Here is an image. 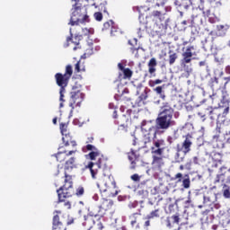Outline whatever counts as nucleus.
<instances>
[{
	"instance_id": "f257e3e1",
	"label": "nucleus",
	"mask_w": 230,
	"mask_h": 230,
	"mask_svg": "<svg viewBox=\"0 0 230 230\" xmlns=\"http://www.w3.org/2000/svg\"><path fill=\"white\" fill-rule=\"evenodd\" d=\"M86 170L90 171L92 179L98 180L97 188L100 191H109V162L103 156L98 159L96 163L89 162L85 165Z\"/></svg>"
},
{
	"instance_id": "f03ea898",
	"label": "nucleus",
	"mask_w": 230,
	"mask_h": 230,
	"mask_svg": "<svg viewBox=\"0 0 230 230\" xmlns=\"http://www.w3.org/2000/svg\"><path fill=\"white\" fill-rule=\"evenodd\" d=\"M58 202H63L64 208L66 209H71V201L67 199L71 197H82L85 193L84 187L79 186L75 191V186L73 182V176L65 172L63 177V185L57 190Z\"/></svg>"
},
{
	"instance_id": "7ed1b4c3",
	"label": "nucleus",
	"mask_w": 230,
	"mask_h": 230,
	"mask_svg": "<svg viewBox=\"0 0 230 230\" xmlns=\"http://www.w3.org/2000/svg\"><path fill=\"white\" fill-rule=\"evenodd\" d=\"M137 12L139 13L138 21L140 24H143L145 28H150L152 22L156 24V26H164L163 22H166V13L161 11H153L149 15L146 16L143 14V10H150V7L140 6L137 7Z\"/></svg>"
},
{
	"instance_id": "20e7f679",
	"label": "nucleus",
	"mask_w": 230,
	"mask_h": 230,
	"mask_svg": "<svg viewBox=\"0 0 230 230\" xmlns=\"http://www.w3.org/2000/svg\"><path fill=\"white\" fill-rule=\"evenodd\" d=\"M73 76V66L71 65H67L65 69V73H57L54 75V78L56 80V84L59 89V107H64V102H66V87L69 85V81L71 80V77Z\"/></svg>"
},
{
	"instance_id": "39448f33",
	"label": "nucleus",
	"mask_w": 230,
	"mask_h": 230,
	"mask_svg": "<svg viewBox=\"0 0 230 230\" xmlns=\"http://www.w3.org/2000/svg\"><path fill=\"white\" fill-rule=\"evenodd\" d=\"M175 122L173 120V108L168 102H164L161 107V112L156 119L157 128L162 130H168L170 127H173Z\"/></svg>"
},
{
	"instance_id": "423d86ee",
	"label": "nucleus",
	"mask_w": 230,
	"mask_h": 230,
	"mask_svg": "<svg viewBox=\"0 0 230 230\" xmlns=\"http://www.w3.org/2000/svg\"><path fill=\"white\" fill-rule=\"evenodd\" d=\"M75 4L72 5V14L68 24L70 26H80V24H85L89 22V15L87 12H84V4L81 0H71Z\"/></svg>"
},
{
	"instance_id": "0eeeda50",
	"label": "nucleus",
	"mask_w": 230,
	"mask_h": 230,
	"mask_svg": "<svg viewBox=\"0 0 230 230\" xmlns=\"http://www.w3.org/2000/svg\"><path fill=\"white\" fill-rule=\"evenodd\" d=\"M166 142L164 139H156L153 141V146H151V154L153 155V164L157 168H161L164 165V161L163 160V155L164 150H166Z\"/></svg>"
},
{
	"instance_id": "6e6552de",
	"label": "nucleus",
	"mask_w": 230,
	"mask_h": 230,
	"mask_svg": "<svg viewBox=\"0 0 230 230\" xmlns=\"http://www.w3.org/2000/svg\"><path fill=\"white\" fill-rule=\"evenodd\" d=\"M83 227H84V230H105L100 214L93 211L84 217Z\"/></svg>"
},
{
	"instance_id": "1a4fd4ad",
	"label": "nucleus",
	"mask_w": 230,
	"mask_h": 230,
	"mask_svg": "<svg viewBox=\"0 0 230 230\" xmlns=\"http://www.w3.org/2000/svg\"><path fill=\"white\" fill-rule=\"evenodd\" d=\"M84 98H85V94L82 93V86L78 83H75V85L72 86V91L70 92V99H69V107H71L70 116L73 114V111H75V107H81L82 102H84Z\"/></svg>"
},
{
	"instance_id": "9d476101",
	"label": "nucleus",
	"mask_w": 230,
	"mask_h": 230,
	"mask_svg": "<svg viewBox=\"0 0 230 230\" xmlns=\"http://www.w3.org/2000/svg\"><path fill=\"white\" fill-rule=\"evenodd\" d=\"M224 80H226L225 84H224ZM229 82H230V77H225L224 79L218 78V77L210 78L208 82V85L213 91V96H217L218 92L221 93V96H222V92L226 91V87L227 84H229Z\"/></svg>"
},
{
	"instance_id": "9b49d317",
	"label": "nucleus",
	"mask_w": 230,
	"mask_h": 230,
	"mask_svg": "<svg viewBox=\"0 0 230 230\" xmlns=\"http://www.w3.org/2000/svg\"><path fill=\"white\" fill-rule=\"evenodd\" d=\"M141 130L144 134L145 145L155 141V139L157 137V128H155V126H147L146 121H144L141 126Z\"/></svg>"
},
{
	"instance_id": "f8f14e48",
	"label": "nucleus",
	"mask_w": 230,
	"mask_h": 230,
	"mask_svg": "<svg viewBox=\"0 0 230 230\" xmlns=\"http://www.w3.org/2000/svg\"><path fill=\"white\" fill-rule=\"evenodd\" d=\"M184 137L185 139L181 143V146L178 144L176 146L177 155H179L180 152H182L184 155L191 152V146L193 145V136H191L190 134H187Z\"/></svg>"
},
{
	"instance_id": "ddd939ff",
	"label": "nucleus",
	"mask_w": 230,
	"mask_h": 230,
	"mask_svg": "<svg viewBox=\"0 0 230 230\" xmlns=\"http://www.w3.org/2000/svg\"><path fill=\"white\" fill-rule=\"evenodd\" d=\"M82 39H84V36L80 34H75L73 38V29H70V36L66 37L64 48H69L71 44H75V47L73 48L74 51L82 49V46H80V40H82Z\"/></svg>"
},
{
	"instance_id": "4468645a",
	"label": "nucleus",
	"mask_w": 230,
	"mask_h": 230,
	"mask_svg": "<svg viewBox=\"0 0 230 230\" xmlns=\"http://www.w3.org/2000/svg\"><path fill=\"white\" fill-rule=\"evenodd\" d=\"M224 107H226V104L220 102L219 107L217 108H213V107H208L206 108V111L208 116H209L210 119L214 121V119H220V117L224 118Z\"/></svg>"
},
{
	"instance_id": "2eb2a0df",
	"label": "nucleus",
	"mask_w": 230,
	"mask_h": 230,
	"mask_svg": "<svg viewBox=\"0 0 230 230\" xmlns=\"http://www.w3.org/2000/svg\"><path fill=\"white\" fill-rule=\"evenodd\" d=\"M195 49V46H188L187 48H182L181 53V64H190L191 60H193V56L197 55V53L193 52Z\"/></svg>"
},
{
	"instance_id": "dca6fc26",
	"label": "nucleus",
	"mask_w": 230,
	"mask_h": 230,
	"mask_svg": "<svg viewBox=\"0 0 230 230\" xmlns=\"http://www.w3.org/2000/svg\"><path fill=\"white\" fill-rule=\"evenodd\" d=\"M63 148L64 147H59V152L55 155L58 163H64L66 161V157H69V155H73V154H76L77 152L76 148H66L65 150H63Z\"/></svg>"
},
{
	"instance_id": "f3484780",
	"label": "nucleus",
	"mask_w": 230,
	"mask_h": 230,
	"mask_svg": "<svg viewBox=\"0 0 230 230\" xmlns=\"http://www.w3.org/2000/svg\"><path fill=\"white\" fill-rule=\"evenodd\" d=\"M112 206H114V202L112 201V199H102L101 206L98 207L99 211L96 213H98L99 217H102L105 215L107 211H112Z\"/></svg>"
},
{
	"instance_id": "a211bd4d",
	"label": "nucleus",
	"mask_w": 230,
	"mask_h": 230,
	"mask_svg": "<svg viewBox=\"0 0 230 230\" xmlns=\"http://www.w3.org/2000/svg\"><path fill=\"white\" fill-rule=\"evenodd\" d=\"M228 84H229V88L226 91H223L221 95V103L225 105V109L223 111V118H226L227 114H229L230 83Z\"/></svg>"
},
{
	"instance_id": "6ab92c4d",
	"label": "nucleus",
	"mask_w": 230,
	"mask_h": 230,
	"mask_svg": "<svg viewBox=\"0 0 230 230\" xmlns=\"http://www.w3.org/2000/svg\"><path fill=\"white\" fill-rule=\"evenodd\" d=\"M128 158L130 162L129 168L131 170H136V168H137V163L140 161L139 154L134 150H131L129 153H128Z\"/></svg>"
},
{
	"instance_id": "aec40b11",
	"label": "nucleus",
	"mask_w": 230,
	"mask_h": 230,
	"mask_svg": "<svg viewBox=\"0 0 230 230\" xmlns=\"http://www.w3.org/2000/svg\"><path fill=\"white\" fill-rule=\"evenodd\" d=\"M62 136V140L66 148H69V146H72V150H75V148H76V141L73 140V137H71L69 133H64Z\"/></svg>"
},
{
	"instance_id": "412c9836",
	"label": "nucleus",
	"mask_w": 230,
	"mask_h": 230,
	"mask_svg": "<svg viewBox=\"0 0 230 230\" xmlns=\"http://www.w3.org/2000/svg\"><path fill=\"white\" fill-rule=\"evenodd\" d=\"M53 229H66V219H60L58 214L54 215L52 221Z\"/></svg>"
},
{
	"instance_id": "4be33fe9",
	"label": "nucleus",
	"mask_w": 230,
	"mask_h": 230,
	"mask_svg": "<svg viewBox=\"0 0 230 230\" xmlns=\"http://www.w3.org/2000/svg\"><path fill=\"white\" fill-rule=\"evenodd\" d=\"M119 128L121 132H127L128 128V117L127 115H122L118 120Z\"/></svg>"
},
{
	"instance_id": "5701e85b",
	"label": "nucleus",
	"mask_w": 230,
	"mask_h": 230,
	"mask_svg": "<svg viewBox=\"0 0 230 230\" xmlns=\"http://www.w3.org/2000/svg\"><path fill=\"white\" fill-rule=\"evenodd\" d=\"M108 30H111V35H116L118 29L116 28V23L114 21L110 20L103 23L102 31H107Z\"/></svg>"
},
{
	"instance_id": "b1692460",
	"label": "nucleus",
	"mask_w": 230,
	"mask_h": 230,
	"mask_svg": "<svg viewBox=\"0 0 230 230\" xmlns=\"http://www.w3.org/2000/svg\"><path fill=\"white\" fill-rule=\"evenodd\" d=\"M165 222H166V226L169 228H172L175 226V224L179 225V223L181 222V217H179L178 214H175L171 217H167Z\"/></svg>"
},
{
	"instance_id": "393cba45",
	"label": "nucleus",
	"mask_w": 230,
	"mask_h": 230,
	"mask_svg": "<svg viewBox=\"0 0 230 230\" xmlns=\"http://www.w3.org/2000/svg\"><path fill=\"white\" fill-rule=\"evenodd\" d=\"M148 73L151 75V76H155V71H157V69L155 67H157V60L153 58L149 60L148 64Z\"/></svg>"
},
{
	"instance_id": "a878e982",
	"label": "nucleus",
	"mask_w": 230,
	"mask_h": 230,
	"mask_svg": "<svg viewBox=\"0 0 230 230\" xmlns=\"http://www.w3.org/2000/svg\"><path fill=\"white\" fill-rule=\"evenodd\" d=\"M75 157H71L69 160H67L65 164V173H67L68 170H73V168H75Z\"/></svg>"
},
{
	"instance_id": "bb28decb",
	"label": "nucleus",
	"mask_w": 230,
	"mask_h": 230,
	"mask_svg": "<svg viewBox=\"0 0 230 230\" xmlns=\"http://www.w3.org/2000/svg\"><path fill=\"white\" fill-rule=\"evenodd\" d=\"M164 85L156 86L153 89L154 93H155L162 100H166V95L164 94Z\"/></svg>"
},
{
	"instance_id": "cd10ccee",
	"label": "nucleus",
	"mask_w": 230,
	"mask_h": 230,
	"mask_svg": "<svg viewBox=\"0 0 230 230\" xmlns=\"http://www.w3.org/2000/svg\"><path fill=\"white\" fill-rule=\"evenodd\" d=\"M159 213H160L159 208L155 209V210L151 211L149 215L146 216V218L148 220H152V218H159V217H161V215Z\"/></svg>"
},
{
	"instance_id": "c85d7f7f",
	"label": "nucleus",
	"mask_w": 230,
	"mask_h": 230,
	"mask_svg": "<svg viewBox=\"0 0 230 230\" xmlns=\"http://www.w3.org/2000/svg\"><path fill=\"white\" fill-rule=\"evenodd\" d=\"M185 190H189L190 186H191V181L190 180V175H185L182 180V185Z\"/></svg>"
},
{
	"instance_id": "c756f323",
	"label": "nucleus",
	"mask_w": 230,
	"mask_h": 230,
	"mask_svg": "<svg viewBox=\"0 0 230 230\" xmlns=\"http://www.w3.org/2000/svg\"><path fill=\"white\" fill-rule=\"evenodd\" d=\"M123 73V80H130L132 78V75H134V72L130 70V68H126L122 71Z\"/></svg>"
},
{
	"instance_id": "7c9ffc66",
	"label": "nucleus",
	"mask_w": 230,
	"mask_h": 230,
	"mask_svg": "<svg viewBox=\"0 0 230 230\" xmlns=\"http://www.w3.org/2000/svg\"><path fill=\"white\" fill-rule=\"evenodd\" d=\"M75 71L76 73H82V71H85V66H82V61H77L75 65Z\"/></svg>"
},
{
	"instance_id": "2f4dec72",
	"label": "nucleus",
	"mask_w": 230,
	"mask_h": 230,
	"mask_svg": "<svg viewBox=\"0 0 230 230\" xmlns=\"http://www.w3.org/2000/svg\"><path fill=\"white\" fill-rule=\"evenodd\" d=\"M101 12H102L106 19H109V9L107 8V2L101 4Z\"/></svg>"
},
{
	"instance_id": "473e14b6",
	"label": "nucleus",
	"mask_w": 230,
	"mask_h": 230,
	"mask_svg": "<svg viewBox=\"0 0 230 230\" xmlns=\"http://www.w3.org/2000/svg\"><path fill=\"white\" fill-rule=\"evenodd\" d=\"M222 123H217V127L215 128V136H214V139L217 137L218 139V137H220V135L222 134Z\"/></svg>"
},
{
	"instance_id": "72a5a7b5",
	"label": "nucleus",
	"mask_w": 230,
	"mask_h": 230,
	"mask_svg": "<svg viewBox=\"0 0 230 230\" xmlns=\"http://www.w3.org/2000/svg\"><path fill=\"white\" fill-rule=\"evenodd\" d=\"M89 158L91 161H96V157H100V150L92 151L88 154Z\"/></svg>"
},
{
	"instance_id": "f704fd0d",
	"label": "nucleus",
	"mask_w": 230,
	"mask_h": 230,
	"mask_svg": "<svg viewBox=\"0 0 230 230\" xmlns=\"http://www.w3.org/2000/svg\"><path fill=\"white\" fill-rule=\"evenodd\" d=\"M93 17L95 21H98V22H102V21H103V13H102L101 12L94 13Z\"/></svg>"
},
{
	"instance_id": "c9c22d12",
	"label": "nucleus",
	"mask_w": 230,
	"mask_h": 230,
	"mask_svg": "<svg viewBox=\"0 0 230 230\" xmlns=\"http://www.w3.org/2000/svg\"><path fill=\"white\" fill-rule=\"evenodd\" d=\"M59 128L61 130V134H67V123L61 122L59 124Z\"/></svg>"
},
{
	"instance_id": "e433bc0d",
	"label": "nucleus",
	"mask_w": 230,
	"mask_h": 230,
	"mask_svg": "<svg viewBox=\"0 0 230 230\" xmlns=\"http://www.w3.org/2000/svg\"><path fill=\"white\" fill-rule=\"evenodd\" d=\"M176 60H177V53H172L169 56L170 66H173V64H175Z\"/></svg>"
},
{
	"instance_id": "4c0bfd02",
	"label": "nucleus",
	"mask_w": 230,
	"mask_h": 230,
	"mask_svg": "<svg viewBox=\"0 0 230 230\" xmlns=\"http://www.w3.org/2000/svg\"><path fill=\"white\" fill-rule=\"evenodd\" d=\"M148 98V90L146 88L144 90V92L140 94L139 100L140 102H145Z\"/></svg>"
},
{
	"instance_id": "58836bf2",
	"label": "nucleus",
	"mask_w": 230,
	"mask_h": 230,
	"mask_svg": "<svg viewBox=\"0 0 230 230\" xmlns=\"http://www.w3.org/2000/svg\"><path fill=\"white\" fill-rule=\"evenodd\" d=\"M198 116H199L201 121H206V116H208V111L205 109L202 111H199L198 113Z\"/></svg>"
},
{
	"instance_id": "ea45409f",
	"label": "nucleus",
	"mask_w": 230,
	"mask_h": 230,
	"mask_svg": "<svg viewBox=\"0 0 230 230\" xmlns=\"http://www.w3.org/2000/svg\"><path fill=\"white\" fill-rule=\"evenodd\" d=\"M213 159L217 161V163H219L220 164H222V154L220 153L214 154Z\"/></svg>"
},
{
	"instance_id": "a19ab883",
	"label": "nucleus",
	"mask_w": 230,
	"mask_h": 230,
	"mask_svg": "<svg viewBox=\"0 0 230 230\" xmlns=\"http://www.w3.org/2000/svg\"><path fill=\"white\" fill-rule=\"evenodd\" d=\"M83 150H88L89 152H94V151L98 150V148H96V146H94L91 144H88V145H86V146H84L83 148Z\"/></svg>"
},
{
	"instance_id": "79ce46f5",
	"label": "nucleus",
	"mask_w": 230,
	"mask_h": 230,
	"mask_svg": "<svg viewBox=\"0 0 230 230\" xmlns=\"http://www.w3.org/2000/svg\"><path fill=\"white\" fill-rule=\"evenodd\" d=\"M175 206H177V201L171 203L168 206V213H175Z\"/></svg>"
},
{
	"instance_id": "37998d69",
	"label": "nucleus",
	"mask_w": 230,
	"mask_h": 230,
	"mask_svg": "<svg viewBox=\"0 0 230 230\" xmlns=\"http://www.w3.org/2000/svg\"><path fill=\"white\" fill-rule=\"evenodd\" d=\"M223 197L225 199H230V190H229V187H227L226 189L223 190Z\"/></svg>"
},
{
	"instance_id": "c03bdc74",
	"label": "nucleus",
	"mask_w": 230,
	"mask_h": 230,
	"mask_svg": "<svg viewBox=\"0 0 230 230\" xmlns=\"http://www.w3.org/2000/svg\"><path fill=\"white\" fill-rule=\"evenodd\" d=\"M178 8H180V10H188L190 8V5H188V4L181 2L179 5Z\"/></svg>"
},
{
	"instance_id": "a18cd8bd",
	"label": "nucleus",
	"mask_w": 230,
	"mask_h": 230,
	"mask_svg": "<svg viewBox=\"0 0 230 230\" xmlns=\"http://www.w3.org/2000/svg\"><path fill=\"white\" fill-rule=\"evenodd\" d=\"M178 179V180H177ZM173 180H177V182H182V173L178 172L174 175Z\"/></svg>"
},
{
	"instance_id": "49530a36",
	"label": "nucleus",
	"mask_w": 230,
	"mask_h": 230,
	"mask_svg": "<svg viewBox=\"0 0 230 230\" xmlns=\"http://www.w3.org/2000/svg\"><path fill=\"white\" fill-rule=\"evenodd\" d=\"M82 31H83V34L81 35H84V36H87V35H91L93 34V31H91L90 29H87V28H84V29H82Z\"/></svg>"
},
{
	"instance_id": "de8ad7c7",
	"label": "nucleus",
	"mask_w": 230,
	"mask_h": 230,
	"mask_svg": "<svg viewBox=\"0 0 230 230\" xmlns=\"http://www.w3.org/2000/svg\"><path fill=\"white\" fill-rule=\"evenodd\" d=\"M141 177H139V174L135 173L131 175V181H134L135 182H139Z\"/></svg>"
},
{
	"instance_id": "09e8293b",
	"label": "nucleus",
	"mask_w": 230,
	"mask_h": 230,
	"mask_svg": "<svg viewBox=\"0 0 230 230\" xmlns=\"http://www.w3.org/2000/svg\"><path fill=\"white\" fill-rule=\"evenodd\" d=\"M131 53L136 55L137 57V52L139 51V47H131L130 48Z\"/></svg>"
},
{
	"instance_id": "8fccbe9b",
	"label": "nucleus",
	"mask_w": 230,
	"mask_h": 230,
	"mask_svg": "<svg viewBox=\"0 0 230 230\" xmlns=\"http://www.w3.org/2000/svg\"><path fill=\"white\" fill-rule=\"evenodd\" d=\"M159 188H160V193H162V195H164V193H168V187H164L161 185Z\"/></svg>"
},
{
	"instance_id": "3c124183",
	"label": "nucleus",
	"mask_w": 230,
	"mask_h": 230,
	"mask_svg": "<svg viewBox=\"0 0 230 230\" xmlns=\"http://www.w3.org/2000/svg\"><path fill=\"white\" fill-rule=\"evenodd\" d=\"M135 217H136V214L133 215V217L131 218V221H130L132 227H134V226L137 224V218H136Z\"/></svg>"
},
{
	"instance_id": "603ef678",
	"label": "nucleus",
	"mask_w": 230,
	"mask_h": 230,
	"mask_svg": "<svg viewBox=\"0 0 230 230\" xmlns=\"http://www.w3.org/2000/svg\"><path fill=\"white\" fill-rule=\"evenodd\" d=\"M208 22H210V24H215V22H217V17H214V16L208 17Z\"/></svg>"
},
{
	"instance_id": "864d4df0",
	"label": "nucleus",
	"mask_w": 230,
	"mask_h": 230,
	"mask_svg": "<svg viewBox=\"0 0 230 230\" xmlns=\"http://www.w3.org/2000/svg\"><path fill=\"white\" fill-rule=\"evenodd\" d=\"M94 141V137H88L86 140V144L89 145V143H93Z\"/></svg>"
},
{
	"instance_id": "5fc2aeb1",
	"label": "nucleus",
	"mask_w": 230,
	"mask_h": 230,
	"mask_svg": "<svg viewBox=\"0 0 230 230\" xmlns=\"http://www.w3.org/2000/svg\"><path fill=\"white\" fill-rule=\"evenodd\" d=\"M203 14L206 17H209V15H211V11L210 10L203 11Z\"/></svg>"
},
{
	"instance_id": "6e6d98bb",
	"label": "nucleus",
	"mask_w": 230,
	"mask_h": 230,
	"mask_svg": "<svg viewBox=\"0 0 230 230\" xmlns=\"http://www.w3.org/2000/svg\"><path fill=\"white\" fill-rule=\"evenodd\" d=\"M144 226H145L146 227H150V219H148V218L146 217V222H145Z\"/></svg>"
},
{
	"instance_id": "4d7b16f0",
	"label": "nucleus",
	"mask_w": 230,
	"mask_h": 230,
	"mask_svg": "<svg viewBox=\"0 0 230 230\" xmlns=\"http://www.w3.org/2000/svg\"><path fill=\"white\" fill-rule=\"evenodd\" d=\"M74 222H75V219L71 218V219H68L67 221H66V225L71 226V224H74Z\"/></svg>"
},
{
	"instance_id": "13d9d810",
	"label": "nucleus",
	"mask_w": 230,
	"mask_h": 230,
	"mask_svg": "<svg viewBox=\"0 0 230 230\" xmlns=\"http://www.w3.org/2000/svg\"><path fill=\"white\" fill-rule=\"evenodd\" d=\"M148 84H149V87H155L156 85L155 81H153V80H150Z\"/></svg>"
},
{
	"instance_id": "bf43d9fd",
	"label": "nucleus",
	"mask_w": 230,
	"mask_h": 230,
	"mask_svg": "<svg viewBox=\"0 0 230 230\" xmlns=\"http://www.w3.org/2000/svg\"><path fill=\"white\" fill-rule=\"evenodd\" d=\"M118 67H119V69L120 70V71H124L126 68H125V66H123V64H121V63H119L118 64Z\"/></svg>"
},
{
	"instance_id": "052dcab7",
	"label": "nucleus",
	"mask_w": 230,
	"mask_h": 230,
	"mask_svg": "<svg viewBox=\"0 0 230 230\" xmlns=\"http://www.w3.org/2000/svg\"><path fill=\"white\" fill-rule=\"evenodd\" d=\"M192 162H193L194 164H199V157L194 156V157L192 158Z\"/></svg>"
},
{
	"instance_id": "680f3d73",
	"label": "nucleus",
	"mask_w": 230,
	"mask_h": 230,
	"mask_svg": "<svg viewBox=\"0 0 230 230\" xmlns=\"http://www.w3.org/2000/svg\"><path fill=\"white\" fill-rule=\"evenodd\" d=\"M204 202H211V198L204 196Z\"/></svg>"
},
{
	"instance_id": "e2e57ef3",
	"label": "nucleus",
	"mask_w": 230,
	"mask_h": 230,
	"mask_svg": "<svg viewBox=\"0 0 230 230\" xmlns=\"http://www.w3.org/2000/svg\"><path fill=\"white\" fill-rule=\"evenodd\" d=\"M225 71L226 75H230V66H226Z\"/></svg>"
},
{
	"instance_id": "0e129e2a",
	"label": "nucleus",
	"mask_w": 230,
	"mask_h": 230,
	"mask_svg": "<svg viewBox=\"0 0 230 230\" xmlns=\"http://www.w3.org/2000/svg\"><path fill=\"white\" fill-rule=\"evenodd\" d=\"M162 82H163V80H161V79L155 80V84H156V85H159V84H161Z\"/></svg>"
},
{
	"instance_id": "69168bd1",
	"label": "nucleus",
	"mask_w": 230,
	"mask_h": 230,
	"mask_svg": "<svg viewBox=\"0 0 230 230\" xmlns=\"http://www.w3.org/2000/svg\"><path fill=\"white\" fill-rule=\"evenodd\" d=\"M146 182H148V180L141 181L140 186H146Z\"/></svg>"
},
{
	"instance_id": "338daca9",
	"label": "nucleus",
	"mask_w": 230,
	"mask_h": 230,
	"mask_svg": "<svg viewBox=\"0 0 230 230\" xmlns=\"http://www.w3.org/2000/svg\"><path fill=\"white\" fill-rule=\"evenodd\" d=\"M199 66H200V67L206 66V61H200V62L199 63Z\"/></svg>"
},
{
	"instance_id": "774afa93",
	"label": "nucleus",
	"mask_w": 230,
	"mask_h": 230,
	"mask_svg": "<svg viewBox=\"0 0 230 230\" xmlns=\"http://www.w3.org/2000/svg\"><path fill=\"white\" fill-rule=\"evenodd\" d=\"M224 28H226V26H224V25H218L217 26V30H219V31L224 30Z\"/></svg>"
}]
</instances>
